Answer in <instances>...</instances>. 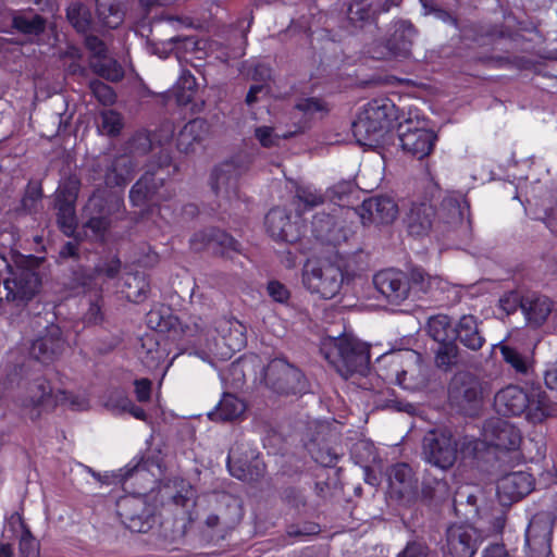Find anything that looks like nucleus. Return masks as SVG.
Here are the masks:
<instances>
[{"label": "nucleus", "instance_id": "obj_1", "mask_svg": "<svg viewBox=\"0 0 557 557\" xmlns=\"http://www.w3.org/2000/svg\"><path fill=\"white\" fill-rule=\"evenodd\" d=\"M495 408L503 416H521L533 424L542 423L553 416V407L541 388L524 389L509 385L495 395Z\"/></svg>", "mask_w": 557, "mask_h": 557}, {"label": "nucleus", "instance_id": "obj_2", "mask_svg": "<svg viewBox=\"0 0 557 557\" xmlns=\"http://www.w3.org/2000/svg\"><path fill=\"white\" fill-rule=\"evenodd\" d=\"M479 449L480 442L475 437H456L447 430L429 431L422 440L423 459L442 470L450 469L459 455L472 457Z\"/></svg>", "mask_w": 557, "mask_h": 557}, {"label": "nucleus", "instance_id": "obj_3", "mask_svg": "<svg viewBox=\"0 0 557 557\" xmlns=\"http://www.w3.org/2000/svg\"><path fill=\"white\" fill-rule=\"evenodd\" d=\"M320 351L344 379L369 371V347L354 337L327 336L322 339Z\"/></svg>", "mask_w": 557, "mask_h": 557}, {"label": "nucleus", "instance_id": "obj_4", "mask_svg": "<svg viewBox=\"0 0 557 557\" xmlns=\"http://www.w3.org/2000/svg\"><path fill=\"white\" fill-rule=\"evenodd\" d=\"M393 108L394 104L386 99L369 102L352 123L356 140L370 147L381 144L389 129Z\"/></svg>", "mask_w": 557, "mask_h": 557}, {"label": "nucleus", "instance_id": "obj_5", "mask_svg": "<svg viewBox=\"0 0 557 557\" xmlns=\"http://www.w3.org/2000/svg\"><path fill=\"white\" fill-rule=\"evenodd\" d=\"M32 260L21 258L15 260L8 275L3 276L0 300H7L16 307L25 306L39 292L41 280Z\"/></svg>", "mask_w": 557, "mask_h": 557}, {"label": "nucleus", "instance_id": "obj_6", "mask_svg": "<svg viewBox=\"0 0 557 557\" xmlns=\"http://www.w3.org/2000/svg\"><path fill=\"white\" fill-rule=\"evenodd\" d=\"M124 201L120 194L98 188L88 199L84 212L85 227L96 238H102L111 226V216L122 212Z\"/></svg>", "mask_w": 557, "mask_h": 557}, {"label": "nucleus", "instance_id": "obj_7", "mask_svg": "<svg viewBox=\"0 0 557 557\" xmlns=\"http://www.w3.org/2000/svg\"><path fill=\"white\" fill-rule=\"evenodd\" d=\"M343 282L342 269L330 261L308 262L304 268L305 287L321 298H334L342 289Z\"/></svg>", "mask_w": 557, "mask_h": 557}, {"label": "nucleus", "instance_id": "obj_8", "mask_svg": "<svg viewBox=\"0 0 557 557\" xmlns=\"http://www.w3.org/2000/svg\"><path fill=\"white\" fill-rule=\"evenodd\" d=\"M122 523L132 532H148L154 523V508L143 496L122 497L116 503Z\"/></svg>", "mask_w": 557, "mask_h": 557}, {"label": "nucleus", "instance_id": "obj_9", "mask_svg": "<svg viewBox=\"0 0 557 557\" xmlns=\"http://www.w3.org/2000/svg\"><path fill=\"white\" fill-rule=\"evenodd\" d=\"M52 398L55 404L69 403L73 409L83 408V401H76L74 396L65 391H59L53 395L50 383L44 376H36L25 385L20 404L23 408L35 409L50 403Z\"/></svg>", "mask_w": 557, "mask_h": 557}, {"label": "nucleus", "instance_id": "obj_10", "mask_svg": "<svg viewBox=\"0 0 557 557\" xmlns=\"http://www.w3.org/2000/svg\"><path fill=\"white\" fill-rule=\"evenodd\" d=\"M482 535L478 529L468 523L450 524L445 534V552L451 557H473Z\"/></svg>", "mask_w": 557, "mask_h": 557}, {"label": "nucleus", "instance_id": "obj_11", "mask_svg": "<svg viewBox=\"0 0 557 557\" xmlns=\"http://www.w3.org/2000/svg\"><path fill=\"white\" fill-rule=\"evenodd\" d=\"M373 285L383 299L392 306H400L411 298L407 274L394 269L374 274Z\"/></svg>", "mask_w": 557, "mask_h": 557}, {"label": "nucleus", "instance_id": "obj_12", "mask_svg": "<svg viewBox=\"0 0 557 557\" xmlns=\"http://www.w3.org/2000/svg\"><path fill=\"white\" fill-rule=\"evenodd\" d=\"M417 36V29L408 21L395 25L393 35L384 44H377L373 49L376 59H406L411 53V47Z\"/></svg>", "mask_w": 557, "mask_h": 557}, {"label": "nucleus", "instance_id": "obj_13", "mask_svg": "<svg viewBox=\"0 0 557 557\" xmlns=\"http://www.w3.org/2000/svg\"><path fill=\"white\" fill-rule=\"evenodd\" d=\"M482 436V441L478 440L480 446H493L504 450H513L521 442L519 430L500 418L488 419L483 425Z\"/></svg>", "mask_w": 557, "mask_h": 557}, {"label": "nucleus", "instance_id": "obj_14", "mask_svg": "<svg viewBox=\"0 0 557 557\" xmlns=\"http://www.w3.org/2000/svg\"><path fill=\"white\" fill-rule=\"evenodd\" d=\"M483 396L480 380L469 373H459L454 376L449 386V398L460 409L468 411L475 408Z\"/></svg>", "mask_w": 557, "mask_h": 557}, {"label": "nucleus", "instance_id": "obj_15", "mask_svg": "<svg viewBox=\"0 0 557 557\" xmlns=\"http://www.w3.org/2000/svg\"><path fill=\"white\" fill-rule=\"evenodd\" d=\"M264 379L278 393H296L302 388V373L283 359L268 364Z\"/></svg>", "mask_w": 557, "mask_h": 557}, {"label": "nucleus", "instance_id": "obj_16", "mask_svg": "<svg viewBox=\"0 0 557 557\" xmlns=\"http://www.w3.org/2000/svg\"><path fill=\"white\" fill-rule=\"evenodd\" d=\"M554 524L547 516H533L525 532V544L531 557L549 556Z\"/></svg>", "mask_w": 557, "mask_h": 557}, {"label": "nucleus", "instance_id": "obj_17", "mask_svg": "<svg viewBox=\"0 0 557 557\" xmlns=\"http://www.w3.org/2000/svg\"><path fill=\"white\" fill-rule=\"evenodd\" d=\"M436 139V134L430 129L411 127L410 124L400 125V146L404 151L418 160L430 156Z\"/></svg>", "mask_w": 557, "mask_h": 557}, {"label": "nucleus", "instance_id": "obj_18", "mask_svg": "<svg viewBox=\"0 0 557 557\" xmlns=\"http://www.w3.org/2000/svg\"><path fill=\"white\" fill-rule=\"evenodd\" d=\"M242 169L233 161L216 165L210 176V186L218 197L227 201L237 197V184Z\"/></svg>", "mask_w": 557, "mask_h": 557}, {"label": "nucleus", "instance_id": "obj_19", "mask_svg": "<svg viewBox=\"0 0 557 557\" xmlns=\"http://www.w3.org/2000/svg\"><path fill=\"white\" fill-rule=\"evenodd\" d=\"M359 215L364 225L389 224L398 215L395 200L387 196H376L364 200L359 208Z\"/></svg>", "mask_w": 557, "mask_h": 557}, {"label": "nucleus", "instance_id": "obj_20", "mask_svg": "<svg viewBox=\"0 0 557 557\" xmlns=\"http://www.w3.org/2000/svg\"><path fill=\"white\" fill-rule=\"evenodd\" d=\"M435 216L434 206L426 197L410 202L405 215L407 230L412 236H424L432 228Z\"/></svg>", "mask_w": 557, "mask_h": 557}, {"label": "nucleus", "instance_id": "obj_21", "mask_svg": "<svg viewBox=\"0 0 557 557\" xmlns=\"http://www.w3.org/2000/svg\"><path fill=\"white\" fill-rule=\"evenodd\" d=\"M215 331L223 339V347L215 349L222 360L231 359L246 345V327L238 320L221 319L216 322Z\"/></svg>", "mask_w": 557, "mask_h": 557}, {"label": "nucleus", "instance_id": "obj_22", "mask_svg": "<svg viewBox=\"0 0 557 557\" xmlns=\"http://www.w3.org/2000/svg\"><path fill=\"white\" fill-rule=\"evenodd\" d=\"M534 487L532 475L525 471H515L503 475L497 482V495L503 503L518 502Z\"/></svg>", "mask_w": 557, "mask_h": 557}, {"label": "nucleus", "instance_id": "obj_23", "mask_svg": "<svg viewBox=\"0 0 557 557\" xmlns=\"http://www.w3.org/2000/svg\"><path fill=\"white\" fill-rule=\"evenodd\" d=\"M65 348V341L61 329L51 324L46 329L42 336L35 339L30 347V355L41 361L49 362L60 356Z\"/></svg>", "mask_w": 557, "mask_h": 557}, {"label": "nucleus", "instance_id": "obj_24", "mask_svg": "<svg viewBox=\"0 0 557 557\" xmlns=\"http://www.w3.org/2000/svg\"><path fill=\"white\" fill-rule=\"evenodd\" d=\"M554 302L545 295L529 293L522 296L521 311L532 329L542 326L553 311Z\"/></svg>", "mask_w": 557, "mask_h": 557}, {"label": "nucleus", "instance_id": "obj_25", "mask_svg": "<svg viewBox=\"0 0 557 557\" xmlns=\"http://www.w3.org/2000/svg\"><path fill=\"white\" fill-rule=\"evenodd\" d=\"M210 134V126L203 119H194L186 123L177 136V149L193 153L201 148Z\"/></svg>", "mask_w": 557, "mask_h": 557}, {"label": "nucleus", "instance_id": "obj_26", "mask_svg": "<svg viewBox=\"0 0 557 557\" xmlns=\"http://www.w3.org/2000/svg\"><path fill=\"white\" fill-rule=\"evenodd\" d=\"M265 226L275 240L294 243L300 237L298 227L290 222L288 213L280 208L270 210L265 216Z\"/></svg>", "mask_w": 557, "mask_h": 557}, {"label": "nucleus", "instance_id": "obj_27", "mask_svg": "<svg viewBox=\"0 0 557 557\" xmlns=\"http://www.w3.org/2000/svg\"><path fill=\"white\" fill-rule=\"evenodd\" d=\"M163 182L164 176L161 168L156 172L147 171L131 188L129 200L133 206L140 207L147 201H151Z\"/></svg>", "mask_w": 557, "mask_h": 557}, {"label": "nucleus", "instance_id": "obj_28", "mask_svg": "<svg viewBox=\"0 0 557 557\" xmlns=\"http://www.w3.org/2000/svg\"><path fill=\"white\" fill-rule=\"evenodd\" d=\"M419 360L420 356L412 350L385 356L384 361L391 368V373L386 375V379L395 380L404 388H411V384L407 382V375L412 372L410 368L417 366Z\"/></svg>", "mask_w": 557, "mask_h": 557}, {"label": "nucleus", "instance_id": "obj_29", "mask_svg": "<svg viewBox=\"0 0 557 557\" xmlns=\"http://www.w3.org/2000/svg\"><path fill=\"white\" fill-rule=\"evenodd\" d=\"M468 214L469 203L459 194L446 196L437 211L438 220L453 227L462 224Z\"/></svg>", "mask_w": 557, "mask_h": 557}, {"label": "nucleus", "instance_id": "obj_30", "mask_svg": "<svg viewBox=\"0 0 557 557\" xmlns=\"http://www.w3.org/2000/svg\"><path fill=\"white\" fill-rule=\"evenodd\" d=\"M230 473L242 481H256L264 471V465L259 459L248 461L237 456L236 450L231 449L227 457Z\"/></svg>", "mask_w": 557, "mask_h": 557}, {"label": "nucleus", "instance_id": "obj_31", "mask_svg": "<svg viewBox=\"0 0 557 557\" xmlns=\"http://www.w3.org/2000/svg\"><path fill=\"white\" fill-rule=\"evenodd\" d=\"M455 335L460 343L471 349L479 350L485 343L479 331L476 319L471 314L462 315L455 327Z\"/></svg>", "mask_w": 557, "mask_h": 557}, {"label": "nucleus", "instance_id": "obj_32", "mask_svg": "<svg viewBox=\"0 0 557 557\" xmlns=\"http://www.w3.org/2000/svg\"><path fill=\"white\" fill-rule=\"evenodd\" d=\"M246 411L245 403L232 394H224L215 409L208 413L212 421L227 422L239 419Z\"/></svg>", "mask_w": 557, "mask_h": 557}, {"label": "nucleus", "instance_id": "obj_33", "mask_svg": "<svg viewBox=\"0 0 557 557\" xmlns=\"http://www.w3.org/2000/svg\"><path fill=\"white\" fill-rule=\"evenodd\" d=\"M134 175V164L128 156L116 157L108 166L104 183L108 187L124 186Z\"/></svg>", "mask_w": 557, "mask_h": 557}, {"label": "nucleus", "instance_id": "obj_34", "mask_svg": "<svg viewBox=\"0 0 557 557\" xmlns=\"http://www.w3.org/2000/svg\"><path fill=\"white\" fill-rule=\"evenodd\" d=\"M409 288L411 289V298L414 300L421 296L429 294L434 287L440 284V278L429 275L423 269L414 268L408 274Z\"/></svg>", "mask_w": 557, "mask_h": 557}, {"label": "nucleus", "instance_id": "obj_35", "mask_svg": "<svg viewBox=\"0 0 557 557\" xmlns=\"http://www.w3.org/2000/svg\"><path fill=\"white\" fill-rule=\"evenodd\" d=\"M389 482L392 487L400 495L411 493L417 487V480L414 479L411 467L404 462L397 463L392 468Z\"/></svg>", "mask_w": 557, "mask_h": 557}, {"label": "nucleus", "instance_id": "obj_36", "mask_svg": "<svg viewBox=\"0 0 557 557\" xmlns=\"http://www.w3.org/2000/svg\"><path fill=\"white\" fill-rule=\"evenodd\" d=\"M483 498V492L479 488H466L458 491L454 499L456 510L466 507L463 516L467 519H475L480 517V500Z\"/></svg>", "mask_w": 557, "mask_h": 557}, {"label": "nucleus", "instance_id": "obj_37", "mask_svg": "<svg viewBox=\"0 0 557 557\" xmlns=\"http://www.w3.org/2000/svg\"><path fill=\"white\" fill-rule=\"evenodd\" d=\"M97 17L102 25L109 28H116L124 20V11L121 0H96Z\"/></svg>", "mask_w": 557, "mask_h": 557}, {"label": "nucleus", "instance_id": "obj_38", "mask_svg": "<svg viewBox=\"0 0 557 557\" xmlns=\"http://www.w3.org/2000/svg\"><path fill=\"white\" fill-rule=\"evenodd\" d=\"M125 297L133 302H141L149 292V283L144 273H129L125 276L122 290Z\"/></svg>", "mask_w": 557, "mask_h": 557}, {"label": "nucleus", "instance_id": "obj_39", "mask_svg": "<svg viewBox=\"0 0 557 557\" xmlns=\"http://www.w3.org/2000/svg\"><path fill=\"white\" fill-rule=\"evenodd\" d=\"M325 195L311 186L297 187L294 205L298 214L311 210L325 201Z\"/></svg>", "mask_w": 557, "mask_h": 557}, {"label": "nucleus", "instance_id": "obj_40", "mask_svg": "<svg viewBox=\"0 0 557 557\" xmlns=\"http://www.w3.org/2000/svg\"><path fill=\"white\" fill-rule=\"evenodd\" d=\"M426 333L437 344L455 338V329L446 314H436L429 318Z\"/></svg>", "mask_w": 557, "mask_h": 557}, {"label": "nucleus", "instance_id": "obj_41", "mask_svg": "<svg viewBox=\"0 0 557 557\" xmlns=\"http://www.w3.org/2000/svg\"><path fill=\"white\" fill-rule=\"evenodd\" d=\"M459 352L455 338L438 343L434 350L436 367L444 371L456 367L459 362Z\"/></svg>", "mask_w": 557, "mask_h": 557}, {"label": "nucleus", "instance_id": "obj_42", "mask_svg": "<svg viewBox=\"0 0 557 557\" xmlns=\"http://www.w3.org/2000/svg\"><path fill=\"white\" fill-rule=\"evenodd\" d=\"M382 8V0H354L348 8L351 22H364L373 18Z\"/></svg>", "mask_w": 557, "mask_h": 557}, {"label": "nucleus", "instance_id": "obj_43", "mask_svg": "<svg viewBox=\"0 0 557 557\" xmlns=\"http://www.w3.org/2000/svg\"><path fill=\"white\" fill-rule=\"evenodd\" d=\"M312 233L314 236L326 243H334L337 240L336 236V222L333 216L326 213H318L312 219Z\"/></svg>", "mask_w": 557, "mask_h": 557}, {"label": "nucleus", "instance_id": "obj_44", "mask_svg": "<svg viewBox=\"0 0 557 557\" xmlns=\"http://www.w3.org/2000/svg\"><path fill=\"white\" fill-rule=\"evenodd\" d=\"M196 78L189 71H183L173 87V95L180 106H186L193 100L196 90Z\"/></svg>", "mask_w": 557, "mask_h": 557}, {"label": "nucleus", "instance_id": "obj_45", "mask_svg": "<svg viewBox=\"0 0 557 557\" xmlns=\"http://www.w3.org/2000/svg\"><path fill=\"white\" fill-rule=\"evenodd\" d=\"M295 134L296 132L281 133L277 128L269 125H261L255 128V137L264 148L276 147L280 145L282 139H288Z\"/></svg>", "mask_w": 557, "mask_h": 557}, {"label": "nucleus", "instance_id": "obj_46", "mask_svg": "<svg viewBox=\"0 0 557 557\" xmlns=\"http://www.w3.org/2000/svg\"><path fill=\"white\" fill-rule=\"evenodd\" d=\"M91 66L98 75L111 82H117L124 76L122 66L115 60L107 55L92 60Z\"/></svg>", "mask_w": 557, "mask_h": 557}, {"label": "nucleus", "instance_id": "obj_47", "mask_svg": "<svg viewBox=\"0 0 557 557\" xmlns=\"http://www.w3.org/2000/svg\"><path fill=\"white\" fill-rule=\"evenodd\" d=\"M13 26L21 33L38 35L45 29V20L33 13H23L13 17Z\"/></svg>", "mask_w": 557, "mask_h": 557}, {"label": "nucleus", "instance_id": "obj_48", "mask_svg": "<svg viewBox=\"0 0 557 557\" xmlns=\"http://www.w3.org/2000/svg\"><path fill=\"white\" fill-rule=\"evenodd\" d=\"M69 22L81 33L88 30L91 16L88 9L82 3H72L66 10Z\"/></svg>", "mask_w": 557, "mask_h": 557}, {"label": "nucleus", "instance_id": "obj_49", "mask_svg": "<svg viewBox=\"0 0 557 557\" xmlns=\"http://www.w3.org/2000/svg\"><path fill=\"white\" fill-rule=\"evenodd\" d=\"M212 250L215 253L232 258L234 253L240 252V244L225 232L216 230Z\"/></svg>", "mask_w": 557, "mask_h": 557}, {"label": "nucleus", "instance_id": "obj_50", "mask_svg": "<svg viewBox=\"0 0 557 557\" xmlns=\"http://www.w3.org/2000/svg\"><path fill=\"white\" fill-rule=\"evenodd\" d=\"M498 348L500 350L503 359L508 364H510L519 373H527L528 360L524 356H522L517 349L508 345L499 344Z\"/></svg>", "mask_w": 557, "mask_h": 557}, {"label": "nucleus", "instance_id": "obj_51", "mask_svg": "<svg viewBox=\"0 0 557 557\" xmlns=\"http://www.w3.org/2000/svg\"><path fill=\"white\" fill-rule=\"evenodd\" d=\"M100 131L103 134L113 136L120 133L123 123L121 115L113 110H103L100 114Z\"/></svg>", "mask_w": 557, "mask_h": 557}, {"label": "nucleus", "instance_id": "obj_52", "mask_svg": "<svg viewBox=\"0 0 557 557\" xmlns=\"http://www.w3.org/2000/svg\"><path fill=\"white\" fill-rule=\"evenodd\" d=\"M58 223L64 234L70 235L75 227V208L74 205L57 203Z\"/></svg>", "mask_w": 557, "mask_h": 557}, {"label": "nucleus", "instance_id": "obj_53", "mask_svg": "<svg viewBox=\"0 0 557 557\" xmlns=\"http://www.w3.org/2000/svg\"><path fill=\"white\" fill-rule=\"evenodd\" d=\"M23 532L20 539V553L23 557H38L39 544L36 539L32 535L30 531L24 525Z\"/></svg>", "mask_w": 557, "mask_h": 557}, {"label": "nucleus", "instance_id": "obj_54", "mask_svg": "<svg viewBox=\"0 0 557 557\" xmlns=\"http://www.w3.org/2000/svg\"><path fill=\"white\" fill-rule=\"evenodd\" d=\"M216 228H208L195 233L189 243L190 247L195 251H201L203 249H213V237H215Z\"/></svg>", "mask_w": 557, "mask_h": 557}, {"label": "nucleus", "instance_id": "obj_55", "mask_svg": "<svg viewBox=\"0 0 557 557\" xmlns=\"http://www.w3.org/2000/svg\"><path fill=\"white\" fill-rule=\"evenodd\" d=\"M545 510L537 512L536 515H544L552 519L555 523L557 519V483L553 484L543 497Z\"/></svg>", "mask_w": 557, "mask_h": 557}, {"label": "nucleus", "instance_id": "obj_56", "mask_svg": "<svg viewBox=\"0 0 557 557\" xmlns=\"http://www.w3.org/2000/svg\"><path fill=\"white\" fill-rule=\"evenodd\" d=\"M90 88L96 98L103 104H111L115 100L113 89L102 82L95 81L90 83Z\"/></svg>", "mask_w": 557, "mask_h": 557}, {"label": "nucleus", "instance_id": "obj_57", "mask_svg": "<svg viewBox=\"0 0 557 557\" xmlns=\"http://www.w3.org/2000/svg\"><path fill=\"white\" fill-rule=\"evenodd\" d=\"M78 183L75 180H70L64 186L60 187L57 196V203L74 205L77 198Z\"/></svg>", "mask_w": 557, "mask_h": 557}, {"label": "nucleus", "instance_id": "obj_58", "mask_svg": "<svg viewBox=\"0 0 557 557\" xmlns=\"http://www.w3.org/2000/svg\"><path fill=\"white\" fill-rule=\"evenodd\" d=\"M78 183L75 180H70L64 186L60 187L57 196V203L74 205L77 198Z\"/></svg>", "mask_w": 557, "mask_h": 557}, {"label": "nucleus", "instance_id": "obj_59", "mask_svg": "<svg viewBox=\"0 0 557 557\" xmlns=\"http://www.w3.org/2000/svg\"><path fill=\"white\" fill-rule=\"evenodd\" d=\"M397 557H435V554L424 543L410 542Z\"/></svg>", "mask_w": 557, "mask_h": 557}, {"label": "nucleus", "instance_id": "obj_60", "mask_svg": "<svg viewBox=\"0 0 557 557\" xmlns=\"http://www.w3.org/2000/svg\"><path fill=\"white\" fill-rule=\"evenodd\" d=\"M354 190V184L350 181L338 182L327 189L325 197L332 201H341Z\"/></svg>", "mask_w": 557, "mask_h": 557}, {"label": "nucleus", "instance_id": "obj_61", "mask_svg": "<svg viewBox=\"0 0 557 557\" xmlns=\"http://www.w3.org/2000/svg\"><path fill=\"white\" fill-rule=\"evenodd\" d=\"M521 304H522V296H520L519 294L513 293V292L505 294L499 299V307L506 314H511V313L516 312V310L518 308L521 309Z\"/></svg>", "mask_w": 557, "mask_h": 557}, {"label": "nucleus", "instance_id": "obj_62", "mask_svg": "<svg viewBox=\"0 0 557 557\" xmlns=\"http://www.w3.org/2000/svg\"><path fill=\"white\" fill-rule=\"evenodd\" d=\"M267 290L269 296L276 302L284 304L289 298L288 289L278 281H270Z\"/></svg>", "mask_w": 557, "mask_h": 557}, {"label": "nucleus", "instance_id": "obj_63", "mask_svg": "<svg viewBox=\"0 0 557 557\" xmlns=\"http://www.w3.org/2000/svg\"><path fill=\"white\" fill-rule=\"evenodd\" d=\"M152 383L148 379H138L134 382V393L139 403H147L150 400Z\"/></svg>", "mask_w": 557, "mask_h": 557}, {"label": "nucleus", "instance_id": "obj_64", "mask_svg": "<svg viewBox=\"0 0 557 557\" xmlns=\"http://www.w3.org/2000/svg\"><path fill=\"white\" fill-rule=\"evenodd\" d=\"M121 270V261L117 258H112L96 268L98 275H104L108 278L115 277Z\"/></svg>", "mask_w": 557, "mask_h": 557}]
</instances>
